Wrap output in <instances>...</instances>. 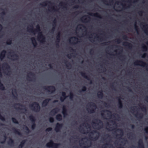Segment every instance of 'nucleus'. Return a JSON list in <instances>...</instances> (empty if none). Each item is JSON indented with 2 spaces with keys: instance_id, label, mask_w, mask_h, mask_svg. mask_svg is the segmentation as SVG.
Masks as SVG:
<instances>
[{
  "instance_id": "1",
  "label": "nucleus",
  "mask_w": 148,
  "mask_h": 148,
  "mask_svg": "<svg viewBox=\"0 0 148 148\" xmlns=\"http://www.w3.org/2000/svg\"><path fill=\"white\" fill-rule=\"evenodd\" d=\"M30 26L31 28H29L27 27V31L33 33L34 34H35L36 33L38 32V40L41 43H43L45 42V38L42 34V32H40L41 30L40 25H37L36 26V29L33 28V25H31Z\"/></svg>"
},
{
  "instance_id": "2",
  "label": "nucleus",
  "mask_w": 148,
  "mask_h": 148,
  "mask_svg": "<svg viewBox=\"0 0 148 148\" xmlns=\"http://www.w3.org/2000/svg\"><path fill=\"white\" fill-rule=\"evenodd\" d=\"M32 110L36 112H38L40 110V107L39 103L36 102H34L29 105Z\"/></svg>"
},
{
  "instance_id": "3",
  "label": "nucleus",
  "mask_w": 148,
  "mask_h": 148,
  "mask_svg": "<svg viewBox=\"0 0 148 148\" xmlns=\"http://www.w3.org/2000/svg\"><path fill=\"white\" fill-rule=\"evenodd\" d=\"M60 145V143H54L51 140L46 144V146L48 148H58Z\"/></svg>"
},
{
  "instance_id": "4",
  "label": "nucleus",
  "mask_w": 148,
  "mask_h": 148,
  "mask_svg": "<svg viewBox=\"0 0 148 148\" xmlns=\"http://www.w3.org/2000/svg\"><path fill=\"white\" fill-rule=\"evenodd\" d=\"M14 107L17 110H24L25 112L27 111L25 106L20 103H16L14 104Z\"/></svg>"
},
{
  "instance_id": "5",
  "label": "nucleus",
  "mask_w": 148,
  "mask_h": 148,
  "mask_svg": "<svg viewBox=\"0 0 148 148\" xmlns=\"http://www.w3.org/2000/svg\"><path fill=\"white\" fill-rule=\"evenodd\" d=\"M134 64L135 65H139L145 67L146 68V70L148 71V68L147 66V64L142 60H137L134 62Z\"/></svg>"
},
{
  "instance_id": "6",
  "label": "nucleus",
  "mask_w": 148,
  "mask_h": 148,
  "mask_svg": "<svg viewBox=\"0 0 148 148\" xmlns=\"http://www.w3.org/2000/svg\"><path fill=\"white\" fill-rule=\"evenodd\" d=\"M42 88L45 90L50 92L51 93H54L56 90L55 87L53 86H44Z\"/></svg>"
},
{
  "instance_id": "7",
  "label": "nucleus",
  "mask_w": 148,
  "mask_h": 148,
  "mask_svg": "<svg viewBox=\"0 0 148 148\" xmlns=\"http://www.w3.org/2000/svg\"><path fill=\"white\" fill-rule=\"evenodd\" d=\"M28 118L31 121L32 123L31 126L32 128V130H34L36 127V124L35 123L36 119L35 118L33 115H31L29 116Z\"/></svg>"
},
{
  "instance_id": "8",
  "label": "nucleus",
  "mask_w": 148,
  "mask_h": 148,
  "mask_svg": "<svg viewBox=\"0 0 148 148\" xmlns=\"http://www.w3.org/2000/svg\"><path fill=\"white\" fill-rule=\"evenodd\" d=\"M63 126V124L62 123H57L55 128V130L57 132H60Z\"/></svg>"
},
{
  "instance_id": "9",
  "label": "nucleus",
  "mask_w": 148,
  "mask_h": 148,
  "mask_svg": "<svg viewBox=\"0 0 148 148\" xmlns=\"http://www.w3.org/2000/svg\"><path fill=\"white\" fill-rule=\"evenodd\" d=\"M89 104L90 106H92L93 107H95V109L97 107L96 104L94 103L91 102L89 103ZM87 110L88 112L90 113H93L95 112V109L92 108L89 110V109L88 108Z\"/></svg>"
},
{
  "instance_id": "10",
  "label": "nucleus",
  "mask_w": 148,
  "mask_h": 148,
  "mask_svg": "<svg viewBox=\"0 0 148 148\" xmlns=\"http://www.w3.org/2000/svg\"><path fill=\"white\" fill-rule=\"evenodd\" d=\"M93 133H97L98 134V135H99V132H98L96 130H93L92 132H91V134H93ZM99 136L98 135V136H97L95 137H93L92 136H89V138L90 140H93V141H95L97 140L99 138Z\"/></svg>"
},
{
  "instance_id": "11",
  "label": "nucleus",
  "mask_w": 148,
  "mask_h": 148,
  "mask_svg": "<svg viewBox=\"0 0 148 148\" xmlns=\"http://www.w3.org/2000/svg\"><path fill=\"white\" fill-rule=\"evenodd\" d=\"M80 73L82 76L84 77L88 80L90 81V84H92V81L90 79V78L89 77L86 75V73L85 72H80Z\"/></svg>"
},
{
  "instance_id": "12",
  "label": "nucleus",
  "mask_w": 148,
  "mask_h": 148,
  "mask_svg": "<svg viewBox=\"0 0 148 148\" xmlns=\"http://www.w3.org/2000/svg\"><path fill=\"white\" fill-rule=\"evenodd\" d=\"M60 32H59L56 36V45L57 47H59V43L60 40Z\"/></svg>"
},
{
  "instance_id": "13",
  "label": "nucleus",
  "mask_w": 148,
  "mask_h": 148,
  "mask_svg": "<svg viewBox=\"0 0 148 148\" xmlns=\"http://www.w3.org/2000/svg\"><path fill=\"white\" fill-rule=\"evenodd\" d=\"M59 109L58 108H55L52 109L50 112V114L54 115L59 111Z\"/></svg>"
},
{
  "instance_id": "14",
  "label": "nucleus",
  "mask_w": 148,
  "mask_h": 148,
  "mask_svg": "<svg viewBox=\"0 0 148 148\" xmlns=\"http://www.w3.org/2000/svg\"><path fill=\"white\" fill-rule=\"evenodd\" d=\"M95 121L97 122H98V123L97 124V125H99L98 127V129H99L102 128L103 127V123L102 121L98 119H96Z\"/></svg>"
},
{
  "instance_id": "15",
  "label": "nucleus",
  "mask_w": 148,
  "mask_h": 148,
  "mask_svg": "<svg viewBox=\"0 0 148 148\" xmlns=\"http://www.w3.org/2000/svg\"><path fill=\"white\" fill-rule=\"evenodd\" d=\"M62 113L64 117H65L68 115L67 110L65 106H63L62 107Z\"/></svg>"
},
{
  "instance_id": "16",
  "label": "nucleus",
  "mask_w": 148,
  "mask_h": 148,
  "mask_svg": "<svg viewBox=\"0 0 148 148\" xmlns=\"http://www.w3.org/2000/svg\"><path fill=\"white\" fill-rule=\"evenodd\" d=\"M138 148H145L143 142V140L140 139L138 142Z\"/></svg>"
},
{
  "instance_id": "17",
  "label": "nucleus",
  "mask_w": 148,
  "mask_h": 148,
  "mask_svg": "<svg viewBox=\"0 0 148 148\" xmlns=\"http://www.w3.org/2000/svg\"><path fill=\"white\" fill-rule=\"evenodd\" d=\"M12 130L13 132L15 134H17L18 135L22 136V133L19 132V129H16L15 127L12 128Z\"/></svg>"
},
{
  "instance_id": "18",
  "label": "nucleus",
  "mask_w": 148,
  "mask_h": 148,
  "mask_svg": "<svg viewBox=\"0 0 148 148\" xmlns=\"http://www.w3.org/2000/svg\"><path fill=\"white\" fill-rule=\"evenodd\" d=\"M51 100L50 99H46L44 100L42 103V105L43 107H45L47 106L49 101Z\"/></svg>"
},
{
  "instance_id": "19",
  "label": "nucleus",
  "mask_w": 148,
  "mask_h": 148,
  "mask_svg": "<svg viewBox=\"0 0 148 148\" xmlns=\"http://www.w3.org/2000/svg\"><path fill=\"white\" fill-rule=\"evenodd\" d=\"M123 45L127 47L129 49H131L132 47V44L127 42H125L123 43Z\"/></svg>"
},
{
  "instance_id": "20",
  "label": "nucleus",
  "mask_w": 148,
  "mask_h": 148,
  "mask_svg": "<svg viewBox=\"0 0 148 148\" xmlns=\"http://www.w3.org/2000/svg\"><path fill=\"white\" fill-rule=\"evenodd\" d=\"M6 51L5 50H3L0 54V58L1 60H2L5 57Z\"/></svg>"
},
{
  "instance_id": "21",
  "label": "nucleus",
  "mask_w": 148,
  "mask_h": 148,
  "mask_svg": "<svg viewBox=\"0 0 148 148\" xmlns=\"http://www.w3.org/2000/svg\"><path fill=\"white\" fill-rule=\"evenodd\" d=\"M117 98L118 100L119 107L120 108H122L123 106V104L122 101L121 100V98L120 97H117Z\"/></svg>"
},
{
  "instance_id": "22",
  "label": "nucleus",
  "mask_w": 148,
  "mask_h": 148,
  "mask_svg": "<svg viewBox=\"0 0 148 148\" xmlns=\"http://www.w3.org/2000/svg\"><path fill=\"white\" fill-rule=\"evenodd\" d=\"M88 14L90 16H94L95 17H98L99 18H101L102 17L101 15L98 13H88Z\"/></svg>"
},
{
  "instance_id": "23",
  "label": "nucleus",
  "mask_w": 148,
  "mask_h": 148,
  "mask_svg": "<svg viewBox=\"0 0 148 148\" xmlns=\"http://www.w3.org/2000/svg\"><path fill=\"white\" fill-rule=\"evenodd\" d=\"M97 96L99 98L102 99L103 97V93L102 90L98 92Z\"/></svg>"
},
{
  "instance_id": "24",
  "label": "nucleus",
  "mask_w": 148,
  "mask_h": 148,
  "mask_svg": "<svg viewBox=\"0 0 148 148\" xmlns=\"http://www.w3.org/2000/svg\"><path fill=\"white\" fill-rule=\"evenodd\" d=\"M116 131H118V132H120V134H116V137H117L118 136H122L123 134V130L121 129H116Z\"/></svg>"
},
{
  "instance_id": "25",
  "label": "nucleus",
  "mask_w": 148,
  "mask_h": 148,
  "mask_svg": "<svg viewBox=\"0 0 148 148\" xmlns=\"http://www.w3.org/2000/svg\"><path fill=\"white\" fill-rule=\"evenodd\" d=\"M47 3L51 4H54V3H51L50 1H47L43 2L42 3H40V5L42 6H45L47 5Z\"/></svg>"
},
{
  "instance_id": "26",
  "label": "nucleus",
  "mask_w": 148,
  "mask_h": 148,
  "mask_svg": "<svg viewBox=\"0 0 148 148\" xmlns=\"http://www.w3.org/2000/svg\"><path fill=\"white\" fill-rule=\"evenodd\" d=\"M32 43L34 47H36L37 45V43L34 38L33 37L31 39Z\"/></svg>"
},
{
  "instance_id": "27",
  "label": "nucleus",
  "mask_w": 148,
  "mask_h": 148,
  "mask_svg": "<svg viewBox=\"0 0 148 148\" xmlns=\"http://www.w3.org/2000/svg\"><path fill=\"white\" fill-rule=\"evenodd\" d=\"M56 118L57 120L60 121L62 120V116L61 114H59L56 115Z\"/></svg>"
},
{
  "instance_id": "28",
  "label": "nucleus",
  "mask_w": 148,
  "mask_h": 148,
  "mask_svg": "<svg viewBox=\"0 0 148 148\" xmlns=\"http://www.w3.org/2000/svg\"><path fill=\"white\" fill-rule=\"evenodd\" d=\"M145 25L143 26V27L144 28V31L147 34L148 33V25L146 23H144Z\"/></svg>"
},
{
  "instance_id": "29",
  "label": "nucleus",
  "mask_w": 148,
  "mask_h": 148,
  "mask_svg": "<svg viewBox=\"0 0 148 148\" xmlns=\"http://www.w3.org/2000/svg\"><path fill=\"white\" fill-rule=\"evenodd\" d=\"M23 128L25 130V132L26 134H28L29 133L31 132L30 130L29 129L27 126L25 125H24V127Z\"/></svg>"
},
{
  "instance_id": "30",
  "label": "nucleus",
  "mask_w": 148,
  "mask_h": 148,
  "mask_svg": "<svg viewBox=\"0 0 148 148\" xmlns=\"http://www.w3.org/2000/svg\"><path fill=\"white\" fill-rule=\"evenodd\" d=\"M11 57L12 58H13L14 57H15V58L14 59H12L13 60H17L19 58L18 56L16 54H14L11 55Z\"/></svg>"
},
{
  "instance_id": "31",
  "label": "nucleus",
  "mask_w": 148,
  "mask_h": 148,
  "mask_svg": "<svg viewBox=\"0 0 148 148\" xmlns=\"http://www.w3.org/2000/svg\"><path fill=\"white\" fill-rule=\"evenodd\" d=\"M108 112L110 113H111V112L110 111L107 110H103L102 111V112L101 113V116L103 118H104V117L105 116V114L103 113V112Z\"/></svg>"
},
{
  "instance_id": "32",
  "label": "nucleus",
  "mask_w": 148,
  "mask_h": 148,
  "mask_svg": "<svg viewBox=\"0 0 148 148\" xmlns=\"http://www.w3.org/2000/svg\"><path fill=\"white\" fill-rule=\"evenodd\" d=\"M8 144L10 145H12L14 144V140L11 138H10L8 142Z\"/></svg>"
},
{
  "instance_id": "33",
  "label": "nucleus",
  "mask_w": 148,
  "mask_h": 148,
  "mask_svg": "<svg viewBox=\"0 0 148 148\" xmlns=\"http://www.w3.org/2000/svg\"><path fill=\"white\" fill-rule=\"evenodd\" d=\"M3 66L7 69H10V67L9 65L7 63H5L3 64Z\"/></svg>"
},
{
  "instance_id": "34",
  "label": "nucleus",
  "mask_w": 148,
  "mask_h": 148,
  "mask_svg": "<svg viewBox=\"0 0 148 148\" xmlns=\"http://www.w3.org/2000/svg\"><path fill=\"white\" fill-rule=\"evenodd\" d=\"M67 61L66 60H64V63L66 64V66L68 69H70L71 67V65L70 63H68L67 64Z\"/></svg>"
},
{
  "instance_id": "35",
  "label": "nucleus",
  "mask_w": 148,
  "mask_h": 148,
  "mask_svg": "<svg viewBox=\"0 0 148 148\" xmlns=\"http://www.w3.org/2000/svg\"><path fill=\"white\" fill-rule=\"evenodd\" d=\"M134 27L135 30L137 32V34H139V30L138 27L136 25V22H135V23L134 24Z\"/></svg>"
},
{
  "instance_id": "36",
  "label": "nucleus",
  "mask_w": 148,
  "mask_h": 148,
  "mask_svg": "<svg viewBox=\"0 0 148 148\" xmlns=\"http://www.w3.org/2000/svg\"><path fill=\"white\" fill-rule=\"evenodd\" d=\"M0 89L4 90H5V88L3 85L1 83V81L0 80Z\"/></svg>"
},
{
  "instance_id": "37",
  "label": "nucleus",
  "mask_w": 148,
  "mask_h": 148,
  "mask_svg": "<svg viewBox=\"0 0 148 148\" xmlns=\"http://www.w3.org/2000/svg\"><path fill=\"white\" fill-rule=\"evenodd\" d=\"M84 17H88V18H90V17L88 16H86V15H85L84 16L82 17L81 18H80V20L82 22H86V20H87V18H84Z\"/></svg>"
},
{
  "instance_id": "38",
  "label": "nucleus",
  "mask_w": 148,
  "mask_h": 148,
  "mask_svg": "<svg viewBox=\"0 0 148 148\" xmlns=\"http://www.w3.org/2000/svg\"><path fill=\"white\" fill-rule=\"evenodd\" d=\"M142 49L143 51H146L147 50V47L144 45H143L142 46Z\"/></svg>"
},
{
  "instance_id": "39",
  "label": "nucleus",
  "mask_w": 148,
  "mask_h": 148,
  "mask_svg": "<svg viewBox=\"0 0 148 148\" xmlns=\"http://www.w3.org/2000/svg\"><path fill=\"white\" fill-rule=\"evenodd\" d=\"M138 115L139 116L138 117L139 119H142L143 117V115L142 113H140L139 114L137 113L135 114L136 116L137 117Z\"/></svg>"
},
{
  "instance_id": "40",
  "label": "nucleus",
  "mask_w": 148,
  "mask_h": 148,
  "mask_svg": "<svg viewBox=\"0 0 148 148\" xmlns=\"http://www.w3.org/2000/svg\"><path fill=\"white\" fill-rule=\"evenodd\" d=\"M14 93L16 94V89H14L12 90V94L15 99H17V97L15 96L14 94Z\"/></svg>"
},
{
  "instance_id": "41",
  "label": "nucleus",
  "mask_w": 148,
  "mask_h": 148,
  "mask_svg": "<svg viewBox=\"0 0 148 148\" xmlns=\"http://www.w3.org/2000/svg\"><path fill=\"white\" fill-rule=\"evenodd\" d=\"M12 40L11 38L8 39L6 41V43L8 45H10L12 44Z\"/></svg>"
},
{
  "instance_id": "42",
  "label": "nucleus",
  "mask_w": 148,
  "mask_h": 148,
  "mask_svg": "<svg viewBox=\"0 0 148 148\" xmlns=\"http://www.w3.org/2000/svg\"><path fill=\"white\" fill-rule=\"evenodd\" d=\"M12 120L13 123L17 124H18V121L15 118L12 117Z\"/></svg>"
},
{
  "instance_id": "43",
  "label": "nucleus",
  "mask_w": 148,
  "mask_h": 148,
  "mask_svg": "<svg viewBox=\"0 0 148 148\" xmlns=\"http://www.w3.org/2000/svg\"><path fill=\"white\" fill-rule=\"evenodd\" d=\"M62 97L63 98H64L65 99H66L67 97V96L66 95V93L65 92H62Z\"/></svg>"
},
{
  "instance_id": "44",
  "label": "nucleus",
  "mask_w": 148,
  "mask_h": 148,
  "mask_svg": "<svg viewBox=\"0 0 148 148\" xmlns=\"http://www.w3.org/2000/svg\"><path fill=\"white\" fill-rule=\"evenodd\" d=\"M27 79L29 81H32L33 80L35 79V78H34V77H29L28 75H27Z\"/></svg>"
},
{
  "instance_id": "45",
  "label": "nucleus",
  "mask_w": 148,
  "mask_h": 148,
  "mask_svg": "<svg viewBox=\"0 0 148 148\" xmlns=\"http://www.w3.org/2000/svg\"><path fill=\"white\" fill-rule=\"evenodd\" d=\"M141 110L143 112H146V110H146V107L144 106H143L141 107Z\"/></svg>"
},
{
  "instance_id": "46",
  "label": "nucleus",
  "mask_w": 148,
  "mask_h": 148,
  "mask_svg": "<svg viewBox=\"0 0 148 148\" xmlns=\"http://www.w3.org/2000/svg\"><path fill=\"white\" fill-rule=\"evenodd\" d=\"M87 89L86 87L85 86H83L82 90L79 91L80 92H81L82 91L84 92Z\"/></svg>"
},
{
  "instance_id": "47",
  "label": "nucleus",
  "mask_w": 148,
  "mask_h": 148,
  "mask_svg": "<svg viewBox=\"0 0 148 148\" xmlns=\"http://www.w3.org/2000/svg\"><path fill=\"white\" fill-rule=\"evenodd\" d=\"M74 96V95L73 94L72 92H71L70 93V95H69L70 98L71 99H72L73 98Z\"/></svg>"
},
{
  "instance_id": "48",
  "label": "nucleus",
  "mask_w": 148,
  "mask_h": 148,
  "mask_svg": "<svg viewBox=\"0 0 148 148\" xmlns=\"http://www.w3.org/2000/svg\"><path fill=\"white\" fill-rule=\"evenodd\" d=\"M27 140H23L21 143L20 144H21L23 146H24L25 143Z\"/></svg>"
},
{
  "instance_id": "49",
  "label": "nucleus",
  "mask_w": 148,
  "mask_h": 148,
  "mask_svg": "<svg viewBox=\"0 0 148 148\" xmlns=\"http://www.w3.org/2000/svg\"><path fill=\"white\" fill-rule=\"evenodd\" d=\"M56 19H55L53 22V26L56 27Z\"/></svg>"
},
{
  "instance_id": "50",
  "label": "nucleus",
  "mask_w": 148,
  "mask_h": 148,
  "mask_svg": "<svg viewBox=\"0 0 148 148\" xmlns=\"http://www.w3.org/2000/svg\"><path fill=\"white\" fill-rule=\"evenodd\" d=\"M91 145H92V143L91 142H90V145L89 146L88 145H87L86 146H83L82 147L83 148H88L89 147L91 146Z\"/></svg>"
},
{
  "instance_id": "51",
  "label": "nucleus",
  "mask_w": 148,
  "mask_h": 148,
  "mask_svg": "<svg viewBox=\"0 0 148 148\" xmlns=\"http://www.w3.org/2000/svg\"><path fill=\"white\" fill-rule=\"evenodd\" d=\"M123 38L125 40H127L128 37L126 35H124L123 36Z\"/></svg>"
},
{
  "instance_id": "52",
  "label": "nucleus",
  "mask_w": 148,
  "mask_h": 148,
  "mask_svg": "<svg viewBox=\"0 0 148 148\" xmlns=\"http://www.w3.org/2000/svg\"><path fill=\"white\" fill-rule=\"evenodd\" d=\"M121 42V40L120 39H117L116 40L115 42H116L118 44L120 43Z\"/></svg>"
},
{
  "instance_id": "53",
  "label": "nucleus",
  "mask_w": 148,
  "mask_h": 148,
  "mask_svg": "<svg viewBox=\"0 0 148 148\" xmlns=\"http://www.w3.org/2000/svg\"><path fill=\"white\" fill-rule=\"evenodd\" d=\"M49 121L50 123H52L54 121V119L52 117H50L49 118Z\"/></svg>"
},
{
  "instance_id": "54",
  "label": "nucleus",
  "mask_w": 148,
  "mask_h": 148,
  "mask_svg": "<svg viewBox=\"0 0 148 148\" xmlns=\"http://www.w3.org/2000/svg\"><path fill=\"white\" fill-rule=\"evenodd\" d=\"M52 130V128L51 127H48L46 129V132H50V131H51V130Z\"/></svg>"
},
{
  "instance_id": "55",
  "label": "nucleus",
  "mask_w": 148,
  "mask_h": 148,
  "mask_svg": "<svg viewBox=\"0 0 148 148\" xmlns=\"http://www.w3.org/2000/svg\"><path fill=\"white\" fill-rule=\"evenodd\" d=\"M4 141L1 142V143L3 144V143H4L5 142V140H6V139L7 138V136H6L5 135L4 136Z\"/></svg>"
},
{
  "instance_id": "56",
  "label": "nucleus",
  "mask_w": 148,
  "mask_h": 148,
  "mask_svg": "<svg viewBox=\"0 0 148 148\" xmlns=\"http://www.w3.org/2000/svg\"><path fill=\"white\" fill-rule=\"evenodd\" d=\"M144 130L146 133L148 134V127H146L144 128Z\"/></svg>"
},
{
  "instance_id": "57",
  "label": "nucleus",
  "mask_w": 148,
  "mask_h": 148,
  "mask_svg": "<svg viewBox=\"0 0 148 148\" xmlns=\"http://www.w3.org/2000/svg\"><path fill=\"white\" fill-rule=\"evenodd\" d=\"M28 75H31V76H33V77H34L35 76V74H34V73L31 72H30L29 73H28Z\"/></svg>"
},
{
  "instance_id": "58",
  "label": "nucleus",
  "mask_w": 148,
  "mask_h": 148,
  "mask_svg": "<svg viewBox=\"0 0 148 148\" xmlns=\"http://www.w3.org/2000/svg\"><path fill=\"white\" fill-rule=\"evenodd\" d=\"M147 56V54L146 53H144L142 55L141 57L143 58H144Z\"/></svg>"
},
{
  "instance_id": "59",
  "label": "nucleus",
  "mask_w": 148,
  "mask_h": 148,
  "mask_svg": "<svg viewBox=\"0 0 148 148\" xmlns=\"http://www.w3.org/2000/svg\"><path fill=\"white\" fill-rule=\"evenodd\" d=\"M80 25L84 27V28L86 29L84 31V32H85L86 33L87 32V28L85 26H84V25H82V24H81V25Z\"/></svg>"
},
{
  "instance_id": "60",
  "label": "nucleus",
  "mask_w": 148,
  "mask_h": 148,
  "mask_svg": "<svg viewBox=\"0 0 148 148\" xmlns=\"http://www.w3.org/2000/svg\"><path fill=\"white\" fill-rule=\"evenodd\" d=\"M143 12V11H140L138 12V14L139 15L142 16Z\"/></svg>"
},
{
  "instance_id": "61",
  "label": "nucleus",
  "mask_w": 148,
  "mask_h": 148,
  "mask_svg": "<svg viewBox=\"0 0 148 148\" xmlns=\"http://www.w3.org/2000/svg\"><path fill=\"white\" fill-rule=\"evenodd\" d=\"M65 99H64V98H63V97H61L60 98V100L62 101V102H63L64 101V100Z\"/></svg>"
},
{
  "instance_id": "62",
  "label": "nucleus",
  "mask_w": 148,
  "mask_h": 148,
  "mask_svg": "<svg viewBox=\"0 0 148 148\" xmlns=\"http://www.w3.org/2000/svg\"><path fill=\"white\" fill-rule=\"evenodd\" d=\"M55 27L53 26L51 30V32L53 33L54 32L55 29Z\"/></svg>"
},
{
  "instance_id": "63",
  "label": "nucleus",
  "mask_w": 148,
  "mask_h": 148,
  "mask_svg": "<svg viewBox=\"0 0 148 148\" xmlns=\"http://www.w3.org/2000/svg\"><path fill=\"white\" fill-rule=\"evenodd\" d=\"M103 2L105 4L108 5V1L105 0H102Z\"/></svg>"
},
{
  "instance_id": "64",
  "label": "nucleus",
  "mask_w": 148,
  "mask_h": 148,
  "mask_svg": "<svg viewBox=\"0 0 148 148\" xmlns=\"http://www.w3.org/2000/svg\"><path fill=\"white\" fill-rule=\"evenodd\" d=\"M71 56H72L71 54H69L67 55V57L69 59L71 58Z\"/></svg>"
}]
</instances>
